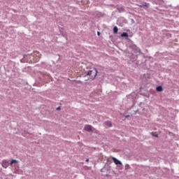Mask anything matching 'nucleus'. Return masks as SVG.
I'll list each match as a JSON object with an SVG mask.
<instances>
[{
	"label": "nucleus",
	"mask_w": 179,
	"mask_h": 179,
	"mask_svg": "<svg viewBox=\"0 0 179 179\" xmlns=\"http://www.w3.org/2000/svg\"><path fill=\"white\" fill-rule=\"evenodd\" d=\"M17 164V160L16 159H12L11 162L9 164V162H8L7 160H3L2 161V167H3V169H8V167H9V166H13V164Z\"/></svg>",
	"instance_id": "nucleus-1"
},
{
	"label": "nucleus",
	"mask_w": 179,
	"mask_h": 179,
	"mask_svg": "<svg viewBox=\"0 0 179 179\" xmlns=\"http://www.w3.org/2000/svg\"><path fill=\"white\" fill-rule=\"evenodd\" d=\"M30 58L32 59L33 62H38V61H40V58H41V54L38 51H35L30 55Z\"/></svg>",
	"instance_id": "nucleus-2"
},
{
	"label": "nucleus",
	"mask_w": 179,
	"mask_h": 179,
	"mask_svg": "<svg viewBox=\"0 0 179 179\" xmlns=\"http://www.w3.org/2000/svg\"><path fill=\"white\" fill-rule=\"evenodd\" d=\"M97 69H93L92 70H90L87 73V76H89L90 79H92V80L96 79V76H97Z\"/></svg>",
	"instance_id": "nucleus-3"
},
{
	"label": "nucleus",
	"mask_w": 179,
	"mask_h": 179,
	"mask_svg": "<svg viewBox=\"0 0 179 179\" xmlns=\"http://www.w3.org/2000/svg\"><path fill=\"white\" fill-rule=\"evenodd\" d=\"M85 131H94V128L93 127H92V125H89V124H87L85 127Z\"/></svg>",
	"instance_id": "nucleus-4"
},
{
	"label": "nucleus",
	"mask_w": 179,
	"mask_h": 179,
	"mask_svg": "<svg viewBox=\"0 0 179 179\" xmlns=\"http://www.w3.org/2000/svg\"><path fill=\"white\" fill-rule=\"evenodd\" d=\"M105 128H111L113 127V123L110 121H106L104 122Z\"/></svg>",
	"instance_id": "nucleus-5"
},
{
	"label": "nucleus",
	"mask_w": 179,
	"mask_h": 179,
	"mask_svg": "<svg viewBox=\"0 0 179 179\" xmlns=\"http://www.w3.org/2000/svg\"><path fill=\"white\" fill-rule=\"evenodd\" d=\"M112 160L113 161L115 164H122V163L120 160L117 159V158H115L114 157H112Z\"/></svg>",
	"instance_id": "nucleus-6"
},
{
	"label": "nucleus",
	"mask_w": 179,
	"mask_h": 179,
	"mask_svg": "<svg viewBox=\"0 0 179 179\" xmlns=\"http://www.w3.org/2000/svg\"><path fill=\"white\" fill-rule=\"evenodd\" d=\"M157 92H163V87L162 86H158L156 87Z\"/></svg>",
	"instance_id": "nucleus-7"
},
{
	"label": "nucleus",
	"mask_w": 179,
	"mask_h": 179,
	"mask_svg": "<svg viewBox=\"0 0 179 179\" xmlns=\"http://www.w3.org/2000/svg\"><path fill=\"white\" fill-rule=\"evenodd\" d=\"M113 33H114V34H117V33H118V27H114Z\"/></svg>",
	"instance_id": "nucleus-8"
},
{
	"label": "nucleus",
	"mask_w": 179,
	"mask_h": 179,
	"mask_svg": "<svg viewBox=\"0 0 179 179\" xmlns=\"http://www.w3.org/2000/svg\"><path fill=\"white\" fill-rule=\"evenodd\" d=\"M121 37H128V34L127 32H123L121 34Z\"/></svg>",
	"instance_id": "nucleus-9"
},
{
	"label": "nucleus",
	"mask_w": 179,
	"mask_h": 179,
	"mask_svg": "<svg viewBox=\"0 0 179 179\" xmlns=\"http://www.w3.org/2000/svg\"><path fill=\"white\" fill-rule=\"evenodd\" d=\"M151 135H152V136H155V138H159V134H155V132H151Z\"/></svg>",
	"instance_id": "nucleus-10"
},
{
	"label": "nucleus",
	"mask_w": 179,
	"mask_h": 179,
	"mask_svg": "<svg viewBox=\"0 0 179 179\" xmlns=\"http://www.w3.org/2000/svg\"><path fill=\"white\" fill-rule=\"evenodd\" d=\"M119 12H124V8H117Z\"/></svg>",
	"instance_id": "nucleus-11"
},
{
	"label": "nucleus",
	"mask_w": 179,
	"mask_h": 179,
	"mask_svg": "<svg viewBox=\"0 0 179 179\" xmlns=\"http://www.w3.org/2000/svg\"><path fill=\"white\" fill-rule=\"evenodd\" d=\"M125 168H126V169H129V164H126V165H125Z\"/></svg>",
	"instance_id": "nucleus-12"
},
{
	"label": "nucleus",
	"mask_w": 179,
	"mask_h": 179,
	"mask_svg": "<svg viewBox=\"0 0 179 179\" xmlns=\"http://www.w3.org/2000/svg\"><path fill=\"white\" fill-rule=\"evenodd\" d=\"M144 6H148V3H145V4H143Z\"/></svg>",
	"instance_id": "nucleus-13"
},
{
	"label": "nucleus",
	"mask_w": 179,
	"mask_h": 179,
	"mask_svg": "<svg viewBox=\"0 0 179 179\" xmlns=\"http://www.w3.org/2000/svg\"><path fill=\"white\" fill-rule=\"evenodd\" d=\"M57 110H61V107H58Z\"/></svg>",
	"instance_id": "nucleus-14"
},
{
	"label": "nucleus",
	"mask_w": 179,
	"mask_h": 179,
	"mask_svg": "<svg viewBox=\"0 0 179 179\" xmlns=\"http://www.w3.org/2000/svg\"><path fill=\"white\" fill-rule=\"evenodd\" d=\"M97 34H98V36H100V32L98 31V32H97Z\"/></svg>",
	"instance_id": "nucleus-15"
},
{
	"label": "nucleus",
	"mask_w": 179,
	"mask_h": 179,
	"mask_svg": "<svg viewBox=\"0 0 179 179\" xmlns=\"http://www.w3.org/2000/svg\"><path fill=\"white\" fill-rule=\"evenodd\" d=\"M86 162H89V159H87Z\"/></svg>",
	"instance_id": "nucleus-16"
}]
</instances>
